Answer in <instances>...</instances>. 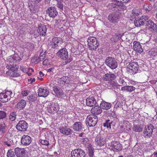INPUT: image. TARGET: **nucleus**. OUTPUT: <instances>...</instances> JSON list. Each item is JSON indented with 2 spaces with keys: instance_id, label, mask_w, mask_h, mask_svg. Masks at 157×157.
I'll use <instances>...</instances> for the list:
<instances>
[{
  "instance_id": "27",
  "label": "nucleus",
  "mask_w": 157,
  "mask_h": 157,
  "mask_svg": "<svg viewBox=\"0 0 157 157\" xmlns=\"http://www.w3.org/2000/svg\"><path fill=\"white\" fill-rule=\"evenodd\" d=\"M116 76L113 74L107 73L103 76V79L105 81L113 80L116 78Z\"/></svg>"
},
{
  "instance_id": "42",
  "label": "nucleus",
  "mask_w": 157,
  "mask_h": 157,
  "mask_svg": "<svg viewBox=\"0 0 157 157\" xmlns=\"http://www.w3.org/2000/svg\"><path fill=\"white\" fill-rule=\"evenodd\" d=\"M45 57V55L42 53H40L39 57L38 58H36V59L38 60L37 61H34V63L35 64H37L40 61H42L44 60Z\"/></svg>"
},
{
  "instance_id": "8",
  "label": "nucleus",
  "mask_w": 157,
  "mask_h": 157,
  "mask_svg": "<svg viewBox=\"0 0 157 157\" xmlns=\"http://www.w3.org/2000/svg\"><path fill=\"white\" fill-rule=\"evenodd\" d=\"M86 155L85 152L80 148L75 149L71 152L72 157H85Z\"/></svg>"
},
{
  "instance_id": "9",
  "label": "nucleus",
  "mask_w": 157,
  "mask_h": 157,
  "mask_svg": "<svg viewBox=\"0 0 157 157\" xmlns=\"http://www.w3.org/2000/svg\"><path fill=\"white\" fill-rule=\"evenodd\" d=\"M28 127V124L25 121L21 120L19 121L16 128L19 131H26Z\"/></svg>"
},
{
  "instance_id": "19",
  "label": "nucleus",
  "mask_w": 157,
  "mask_h": 157,
  "mask_svg": "<svg viewBox=\"0 0 157 157\" xmlns=\"http://www.w3.org/2000/svg\"><path fill=\"white\" fill-rule=\"evenodd\" d=\"M47 12L48 13L49 15L52 17H55L58 14L56 8L55 7H51L48 8Z\"/></svg>"
},
{
  "instance_id": "51",
  "label": "nucleus",
  "mask_w": 157,
  "mask_h": 157,
  "mask_svg": "<svg viewBox=\"0 0 157 157\" xmlns=\"http://www.w3.org/2000/svg\"><path fill=\"white\" fill-rule=\"evenodd\" d=\"M150 29L155 31L157 33V25L156 24L154 23V25H152Z\"/></svg>"
},
{
  "instance_id": "7",
  "label": "nucleus",
  "mask_w": 157,
  "mask_h": 157,
  "mask_svg": "<svg viewBox=\"0 0 157 157\" xmlns=\"http://www.w3.org/2000/svg\"><path fill=\"white\" fill-rule=\"evenodd\" d=\"M139 66L136 62H132L130 63L127 67V70L128 72L134 74L138 71Z\"/></svg>"
},
{
  "instance_id": "58",
  "label": "nucleus",
  "mask_w": 157,
  "mask_h": 157,
  "mask_svg": "<svg viewBox=\"0 0 157 157\" xmlns=\"http://www.w3.org/2000/svg\"><path fill=\"white\" fill-rule=\"evenodd\" d=\"M29 70V72H28V75L29 76H30L32 74L31 73H30V70H31V71L32 72H33L34 71V70H33V68H29V69H28Z\"/></svg>"
},
{
  "instance_id": "31",
  "label": "nucleus",
  "mask_w": 157,
  "mask_h": 157,
  "mask_svg": "<svg viewBox=\"0 0 157 157\" xmlns=\"http://www.w3.org/2000/svg\"><path fill=\"white\" fill-rule=\"evenodd\" d=\"M21 60V58L19 57L18 55L14 54L9 59V61L12 63H14L16 62H19Z\"/></svg>"
},
{
  "instance_id": "64",
  "label": "nucleus",
  "mask_w": 157,
  "mask_h": 157,
  "mask_svg": "<svg viewBox=\"0 0 157 157\" xmlns=\"http://www.w3.org/2000/svg\"><path fill=\"white\" fill-rule=\"evenodd\" d=\"M152 56H155V55H157V52H154L153 54H152Z\"/></svg>"
},
{
  "instance_id": "25",
  "label": "nucleus",
  "mask_w": 157,
  "mask_h": 157,
  "mask_svg": "<svg viewBox=\"0 0 157 157\" xmlns=\"http://www.w3.org/2000/svg\"><path fill=\"white\" fill-rule=\"evenodd\" d=\"M38 93L39 96L45 97L49 94V91L47 89L40 88L38 90Z\"/></svg>"
},
{
  "instance_id": "44",
  "label": "nucleus",
  "mask_w": 157,
  "mask_h": 157,
  "mask_svg": "<svg viewBox=\"0 0 157 157\" xmlns=\"http://www.w3.org/2000/svg\"><path fill=\"white\" fill-rule=\"evenodd\" d=\"M28 100L29 102H34L37 99V98L35 95H31L28 97Z\"/></svg>"
},
{
  "instance_id": "2",
  "label": "nucleus",
  "mask_w": 157,
  "mask_h": 157,
  "mask_svg": "<svg viewBox=\"0 0 157 157\" xmlns=\"http://www.w3.org/2000/svg\"><path fill=\"white\" fill-rule=\"evenodd\" d=\"M105 64L111 69L113 70L117 67V63L114 57L109 56L105 60Z\"/></svg>"
},
{
  "instance_id": "41",
  "label": "nucleus",
  "mask_w": 157,
  "mask_h": 157,
  "mask_svg": "<svg viewBox=\"0 0 157 157\" xmlns=\"http://www.w3.org/2000/svg\"><path fill=\"white\" fill-rule=\"evenodd\" d=\"M113 2H115V3H111L109 4L107 6V8L110 10H112L113 11H115L114 10L115 9L116 6V3L114 1H113Z\"/></svg>"
},
{
  "instance_id": "18",
  "label": "nucleus",
  "mask_w": 157,
  "mask_h": 157,
  "mask_svg": "<svg viewBox=\"0 0 157 157\" xmlns=\"http://www.w3.org/2000/svg\"><path fill=\"white\" fill-rule=\"evenodd\" d=\"M97 103L96 99L93 97H89L86 99V105L90 107L94 106Z\"/></svg>"
},
{
  "instance_id": "16",
  "label": "nucleus",
  "mask_w": 157,
  "mask_h": 157,
  "mask_svg": "<svg viewBox=\"0 0 157 157\" xmlns=\"http://www.w3.org/2000/svg\"><path fill=\"white\" fill-rule=\"evenodd\" d=\"M31 137L28 135H24L21 138V143L24 145H28L31 143Z\"/></svg>"
},
{
  "instance_id": "61",
  "label": "nucleus",
  "mask_w": 157,
  "mask_h": 157,
  "mask_svg": "<svg viewBox=\"0 0 157 157\" xmlns=\"http://www.w3.org/2000/svg\"><path fill=\"white\" fill-rule=\"evenodd\" d=\"M134 13V15H135V16H138L139 14L138 13V11L137 10H135L133 12Z\"/></svg>"
},
{
  "instance_id": "6",
  "label": "nucleus",
  "mask_w": 157,
  "mask_h": 157,
  "mask_svg": "<svg viewBox=\"0 0 157 157\" xmlns=\"http://www.w3.org/2000/svg\"><path fill=\"white\" fill-rule=\"evenodd\" d=\"M98 118L97 116L92 115L88 116L86 119V124L90 127L94 126L97 124Z\"/></svg>"
},
{
  "instance_id": "32",
  "label": "nucleus",
  "mask_w": 157,
  "mask_h": 157,
  "mask_svg": "<svg viewBox=\"0 0 157 157\" xmlns=\"http://www.w3.org/2000/svg\"><path fill=\"white\" fill-rule=\"evenodd\" d=\"M26 104V102L25 100H21L17 105V108L20 110H21L25 107Z\"/></svg>"
},
{
  "instance_id": "59",
  "label": "nucleus",
  "mask_w": 157,
  "mask_h": 157,
  "mask_svg": "<svg viewBox=\"0 0 157 157\" xmlns=\"http://www.w3.org/2000/svg\"><path fill=\"white\" fill-rule=\"evenodd\" d=\"M54 70V68L53 67L50 68L48 69L47 71L49 72H53Z\"/></svg>"
},
{
  "instance_id": "55",
  "label": "nucleus",
  "mask_w": 157,
  "mask_h": 157,
  "mask_svg": "<svg viewBox=\"0 0 157 157\" xmlns=\"http://www.w3.org/2000/svg\"><path fill=\"white\" fill-rule=\"evenodd\" d=\"M33 44L31 43L28 42L27 43V47L28 49H30V48L33 47Z\"/></svg>"
},
{
  "instance_id": "56",
  "label": "nucleus",
  "mask_w": 157,
  "mask_h": 157,
  "mask_svg": "<svg viewBox=\"0 0 157 157\" xmlns=\"http://www.w3.org/2000/svg\"><path fill=\"white\" fill-rule=\"evenodd\" d=\"M48 60L47 59H44L43 62V65H47L48 63Z\"/></svg>"
},
{
  "instance_id": "26",
  "label": "nucleus",
  "mask_w": 157,
  "mask_h": 157,
  "mask_svg": "<svg viewBox=\"0 0 157 157\" xmlns=\"http://www.w3.org/2000/svg\"><path fill=\"white\" fill-rule=\"evenodd\" d=\"M82 124L80 122H75L73 125V129L76 132L80 131L82 129Z\"/></svg>"
},
{
  "instance_id": "43",
  "label": "nucleus",
  "mask_w": 157,
  "mask_h": 157,
  "mask_svg": "<svg viewBox=\"0 0 157 157\" xmlns=\"http://www.w3.org/2000/svg\"><path fill=\"white\" fill-rule=\"evenodd\" d=\"M15 155L14 151H13L12 150H10L8 151L7 156V157H16Z\"/></svg>"
},
{
  "instance_id": "30",
  "label": "nucleus",
  "mask_w": 157,
  "mask_h": 157,
  "mask_svg": "<svg viewBox=\"0 0 157 157\" xmlns=\"http://www.w3.org/2000/svg\"><path fill=\"white\" fill-rule=\"evenodd\" d=\"M31 5H29V7L30 11L32 13H35L38 12L39 9V6L38 5L36 4H31Z\"/></svg>"
},
{
  "instance_id": "1",
  "label": "nucleus",
  "mask_w": 157,
  "mask_h": 157,
  "mask_svg": "<svg viewBox=\"0 0 157 157\" xmlns=\"http://www.w3.org/2000/svg\"><path fill=\"white\" fill-rule=\"evenodd\" d=\"M59 50L56 53L57 56L63 60H65V63L66 64L70 63L72 60V59L69 57L67 50L65 48L59 49Z\"/></svg>"
},
{
  "instance_id": "11",
  "label": "nucleus",
  "mask_w": 157,
  "mask_h": 157,
  "mask_svg": "<svg viewBox=\"0 0 157 157\" xmlns=\"http://www.w3.org/2000/svg\"><path fill=\"white\" fill-rule=\"evenodd\" d=\"M111 149L114 151H118L122 149V146L120 143L117 141H113L111 143Z\"/></svg>"
},
{
  "instance_id": "15",
  "label": "nucleus",
  "mask_w": 157,
  "mask_h": 157,
  "mask_svg": "<svg viewBox=\"0 0 157 157\" xmlns=\"http://www.w3.org/2000/svg\"><path fill=\"white\" fill-rule=\"evenodd\" d=\"M116 3V6L115 9V11H121L126 9V7L124 5L123 3L121 1V2L116 1V0H113Z\"/></svg>"
},
{
  "instance_id": "33",
  "label": "nucleus",
  "mask_w": 157,
  "mask_h": 157,
  "mask_svg": "<svg viewBox=\"0 0 157 157\" xmlns=\"http://www.w3.org/2000/svg\"><path fill=\"white\" fill-rule=\"evenodd\" d=\"M99 44L98 43V40L95 42L94 43L92 44H89L88 46L90 50H95L98 47Z\"/></svg>"
},
{
  "instance_id": "35",
  "label": "nucleus",
  "mask_w": 157,
  "mask_h": 157,
  "mask_svg": "<svg viewBox=\"0 0 157 157\" xmlns=\"http://www.w3.org/2000/svg\"><path fill=\"white\" fill-rule=\"evenodd\" d=\"M107 86H106L108 87L109 89H111L113 87H117L118 86L117 83H116L114 81H111L109 82L108 83L107 85Z\"/></svg>"
},
{
  "instance_id": "22",
  "label": "nucleus",
  "mask_w": 157,
  "mask_h": 157,
  "mask_svg": "<svg viewBox=\"0 0 157 157\" xmlns=\"http://www.w3.org/2000/svg\"><path fill=\"white\" fill-rule=\"evenodd\" d=\"M133 44L134 50L136 52L140 53L143 52V50L142 46L139 42L134 41Z\"/></svg>"
},
{
  "instance_id": "48",
  "label": "nucleus",
  "mask_w": 157,
  "mask_h": 157,
  "mask_svg": "<svg viewBox=\"0 0 157 157\" xmlns=\"http://www.w3.org/2000/svg\"><path fill=\"white\" fill-rule=\"evenodd\" d=\"M152 25H154L153 22L151 20H148V21L146 22L145 25L150 28Z\"/></svg>"
},
{
  "instance_id": "12",
  "label": "nucleus",
  "mask_w": 157,
  "mask_h": 157,
  "mask_svg": "<svg viewBox=\"0 0 157 157\" xmlns=\"http://www.w3.org/2000/svg\"><path fill=\"white\" fill-rule=\"evenodd\" d=\"M96 144L97 146H101L104 145L105 143V140L104 138L101 136V135H98L95 139Z\"/></svg>"
},
{
  "instance_id": "5",
  "label": "nucleus",
  "mask_w": 157,
  "mask_h": 157,
  "mask_svg": "<svg viewBox=\"0 0 157 157\" xmlns=\"http://www.w3.org/2000/svg\"><path fill=\"white\" fill-rule=\"evenodd\" d=\"M122 14L119 12L113 13L108 16V19L111 23H116L121 17Z\"/></svg>"
},
{
  "instance_id": "62",
  "label": "nucleus",
  "mask_w": 157,
  "mask_h": 157,
  "mask_svg": "<svg viewBox=\"0 0 157 157\" xmlns=\"http://www.w3.org/2000/svg\"><path fill=\"white\" fill-rule=\"evenodd\" d=\"M23 96H26L28 95V93L26 91H24L22 93Z\"/></svg>"
},
{
  "instance_id": "46",
  "label": "nucleus",
  "mask_w": 157,
  "mask_h": 157,
  "mask_svg": "<svg viewBox=\"0 0 157 157\" xmlns=\"http://www.w3.org/2000/svg\"><path fill=\"white\" fill-rule=\"evenodd\" d=\"M94 149L92 147L88 148V154L90 157H93L94 155Z\"/></svg>"
},
{
  "instance_id": "21",
  "label": "nucleus",
  "mask_w": 157,
  "mask_h": 157,
  "mask_svg": "<svg viewBox=\"0 0 157 157\" xmlns=\"http://www.w3.org/2000/svg\"><path fill=\"white\" fill-rule=\"evenodd\" d=\"M39 30L41 36H45L46 34L47 29L46 26L43 24H40L38 26Z\"/></svg>"
},
{
  "instance_id": "17",
  "label": "nucleus",
  "mask_w": 157,
  "mask_h": 157,
  "mask_svg": "<svg viewBox=\"0 0 157 157\" xmlns=\"http://www.w3.org/2000/svg\"><path fill=\"white\" fill-rule=\"evenodd\" d=\"M15 152L17 157H25V150L23 148L17 147L15 149Z\"/></svg>"
},
{
  "instance_id": "24",
  "label": "nucleus",
  "mask_w": 157,
  "mask_h": 157,
  "mask_svg": "<svg viewBox=\"0 0 157 157\" xmlns=\"http://www.w3.org/2000/svg\"><path fill=\"white\" fill-rule=\"evenodd\" d=\"M102 110L101 106L98 105L95 106L91 110V113L94 115H98L101 114Z\"/></svg>"
},
{
  "instance_id": "34",
  "label": "nucleus",
  "mask_w": 157,
  "mask_h": 157,
  "mask_svg": "<svg viewBox=\"0 0 157 157\" xmlns=\"http://www.w3.org/2000/svg\"><path fill=\"white\" fill-rule=\"evenodd\" d=\"M135 89V88L133 86H127L122 87L121 90H126L129 92H131Z\"/></svg>"
},
{
  "instance_id": "3",
  "label": "nucleus",
  "mask_w": 157,
  "mask_h": 157,
  "mask_svg": "<svg viewBox=\"0 0 157 157\" xmlns=\"http://www.w3.org/2000/svg\"><path fill=\"white\" fill-rule=\"evenodd\" d=\"M6 67L8 69L10 70V71L6 72V73L10 76L18 77L20 76L19 74L17 72L18 68V66L15 65L14 66L13 65L10 64V65L7 64Z\"/></svg>"
},
{
  "instance_id": "14",
  "label": "nucleus",
  "mask_w": 157,
  "mask_h": 157,
  "mask_svg": "<svg viewBox=\"0 0 157 157\" xmlns=\"http://www.w3.org/2000/svg\"><path fill=\"white\" fill-rule=\"evenodd\" d=\"M154 128L153 125L150 124L145 127L144 130V134L145 136H150L153 132V130Z\"/></svg>"
},
{
  "instance_id": "52",
  "label": "nucleus",
  "mask_w": 157,
  "mask_h": 157,
  "mask_svg": "<svg viewBox=\"0 0 157 157\" xmlns=\"http://www.w3.org/2000/svg\"><path fill=\"white\" fill-rule=\"evenodd\" d=\"M40 142L41 144L46 146H48L49 144L48 141L45 140H40Z\"/></svg>"
},
{
  "instance_id": "60",
  "label": "nucleus",
  "mask_w": 157,
  "mask_h": 157,
  "mask_svg": "<svg viewBox=\"0 0 157 157\" xmlns=\"http://www.w3.org/2000/svg\"><path fill=\"white\" fill-rule=\"evenodd\" d=\"M147 7H148V9L147 8V6H144V9H145V10L147 11H149L150 10V9L148 7V6H147Z\"/></svg>"
},
{
  "instance_id": "49",
  "label": "nucleus",
  "mask_w": 157,
  "mask_h": 157,
  "mask_svg": "<svg viewBox=\"0 0 157 157\" xmlns=\"http://www.w3.org/2000/svg\"><path fill=\"white\" fill-rule=\"evenodd\" d=\"M142 21H143V23L144 25H146V22L148 21V17L147 16H143L141 17Z\"/></svg>"
},
{
  "instance_id": "10",
  "label": "nucleus",
  "mask_w": 157,
  "mask_h": 157,
  "mask_svg": "<svg viewBox=\"0 0 157 157\" xmlns=\"http://www.w3.org/2000/svg\"><path fill=\"white\" fill-rule=\"evenodd\" d=\"M12 94V92L7 91L5 93H0V101L3 103L6 102L10 100V97L7 94L11 95Z\"/></svg>"
},
{
  "instance_id": "57",
  "label": "nucleus",
  "mask_w": 157,
  "mask_h": 157,
  "mask_svg": "<svg viewBox=\"0 0 157 157\" xmlns=\"http://www.w3.org/2000/svg\"><path fill=\"white\" fill-rule=\"evenodd\" d=\"M35 81V78H31L30 79H28V81L29 82H30L31 84L33 82H34Z\"/></svg>"
},
{
  "instance_id": "53",
  "label": "nucleus",
  "mask_w": 157,
  "mask_h": 157,
  "mask_svg": "<svg viewBox=\"0 0 157 157\" xmlns=\"http://www.w3.org/2000/svg\"><path fill=\"white\" fill-rule=\"evenodd\" d=\"M56 6L57 7L59 8L61 10H63V5L61 2L57 3Z\"/></svg>"
},
{
  "instance_id": "45",
  "label": "nucleus",
  "mask_w": 157,
  "mask_h": 157,
  "mask_svg": "<svg viewBox=\"0 0 157 157\" xmlns=\"http://www.w3.org/2000/svg\"><path fill=\"white\" fill-rule=\"evenodd\" d=\"M16 112H13L10 113L9 116L10 119L12 121H13L16 119Z\"/></svg>"
},
{
  "instance_id": "37",
  "label": "nucleus",
  "mask_w": 157,
  "mask_h": 157,
  "mask_svg": "<svg viewBox=\"0 0 157 157\" xmlns=\"http://www.w3.org/2000/svg\"><path fill=\"white\" fill-rule=\"evenodd\" d=\"M135 25L137 27H140L141 25H144L143 21H142L141 17L138 18V19L134 21Z\"/></svg>"
},
{
  "instance_id": "54",
  "label": "nucleus",
  "mask_w": 157,
  "mask_h": 157,
  "mask_svg": "<svg viewBox=\"0 0 157 157\" xmlns=\"http://www.w3.org/2000/svg\"><path fill=\"white\" fill-rule=\"evenodd\" d=\"M119 83L122 85L124 86L126 84V82L122 78H121L119 79Z\"/></svg>"
},
{
  "instance_id": "13",
  "label": "nucleus",
  "mask_w": 157,
  "mask_h": 157,
  "mask_svg": "<svg viewBox=\"0 0 157 157\" xmlns=\"http://www.w3.org/2000/svg\"><path fill=\"white\" fill-rule=\"evenodd\" d=\"M59 130L61 133L66 135H70L73 133L72 130L66 126L60 127Z\"/></svg>"
},
{
  "instance_id": "23",
  "label": "nucleus",
  "mask_w": 157,
  "mask_h": 157,
  "mask_svg": "<svg viewBox=\"0 0 157 157\" xmlns=\"http://www.w3.org/2000/svg\"><path fill=\"white\" fill-rule=\"evenodd\" d=\"M70 81V80L69 77L64 76L58 79V82L59 84L62 85H65V84H67Z\"/></svg>"
},
{
  "instance_id": "50",
  "label": "nucleus",
  "mask_w": 157,
  "mask_h": 157,
  "mask_svg": "<svg viewBox=\"0 0 157 157\" xmlns=\"http://www.w3.org/2000/svg\"><path fill=\"white\" fill-rule=\"evenodd\" d=\"M133 130L135 132H140L142 131V128L140 126L135 125L133 128Z\"/></svg>"
},
{
  "instance_id": "36",
  "label": "nucleus",
  "mask_w": 157,
  "mask_h": 157,
  "mask_svg": "<svg viewBox=\"0 0 157 157\" xmlns=\"http://www.w3.org/2000/svg\"><path fill=\"white\" fill-rule=\"evenodd\" d=\"M49 109L50 110V112L53 113H55L56 112H57L59 110L58 107L53 104H52L49 106Z\"/></svg>"
},
{
  "instance_id": "20",
  "label": "nucleus",
  "mask_w": 157,
  "mask_h": 157,
  "mask_svg": "<svg viewBox=\"0 0 157 157\" xmlns=\"http://www.w3.org/2000/svg\"><path fill=\"white\" fill-rule=\"evenodd\" d=\"M53 88V91L58 97H64V93L61 88L57 87L56 86H54Z\"/></svg>"
},
{
  "instance_id": "39",
  "label": "nucleus",
  "mask_w": 157,
  "mask_h": 157,
  "mask_svg": "<svg viewBox=\"0 0 157 157\" xmlns=\"http://www.w3.org/2000/svg\"><path fill=\"white\" fill-rule=\"evenodd\" d=\"M97 41V39L93 36L89 37L88 40L87 42L88 43V46L89 44H92L94 43V42Z\"/></svg>"
},
{
  "instance_id": "38",
  "label": "nucleus",
  "mask_w": 157,
  "mask_h": 157,
  "mask_svg": "<svg viewBox=\"0 0 157 157\" xmlns=\"http://www.w3.org/2000/svg\"><path fill=\"white\" fill-rule=\"evenodd\" d=\"M5 145L10 147L14 144L13 140L11 139H7V140L4 142Z\"/></svg>"
},
{
  "instance_id": "4",
  "label": "nucleus",
  "mask_w": 157,
  "mask_h": 157,
  "mask_svg": "<svg viewBox=\"0 0 157 157\" xmlns=\"http://www.w3.org/2000/svg\"><path fill=\"white\" fill-rule=\"evenodd\" d=\"M59 38L57 37H54L52 39V41L48 43V47L49 48L59 49L62 48L60 45L61 43L59 42Z\"/></svg>"
},
{
  "instance_id": "63",
  "label": "nucleus",
  "mask_w": 157,
  "mask_h": 157,
  "mask_svg": "<svg viewBox=\"0 0 157 157\" xmlns=\"http://www.w3.org/2000/svg\"><path fill=\"white\" fill-rule=\"evenodd\" d=\"M39 74L40 75V76L41 77H43L44 75V74L41 71H40Z\"/></svg>"
},
{
  "instance_id": "28",
  "label": "nucleus",
  "mask_w": 157,
  "mask_h": 157,
  "mask_svg": "<svg viewBox=\"0 0 157 157\" xmlns=\"http://www.w3.org/2000/svg\"><path fill=\"white\" fill-rule=\"evenodd\" d=\"M111 103L104 101H102L100 105L101 109L105 110H108L111 107Z\"/></svg>"
},
{
  "instance_id": "47",
  "label": "nucleus",
  "mask_w": 157,
  "mask_h": 157,
  "mask_svg": "<svg viewBox=\"0 0 157 157\" xmlns=\"http://www.w3.org/2000/svg\"><path fill=\"white\" fill-rule=\"evenodd\" d=\"M6 117V113L4 111H0V120L5 119Z\"/></svg>"
},
{
  "instance_id": "29",
  "label": "nucleus",
  "mask_w": 157,
  "mask_h": 157,
  "mask_svg": "<svg viewBox=\"0 0 157 157\" xmlns=\"http://www.w3.org/2000/svg\"><path fill=\"white\" fill-rule=\"evenodd\" d=\"M6 126L4 122L0 123V137L2 136L6 133Z\"/></svg>"
},
{
  "instance_id": "40",
  "label": "nucleus",
  "mask_w": 157,
  "mask_h": 157,
  "mask_svg": "<svg viewBox=\"0 0 157 157\" xmlns=\"http://www.w3.org/2000/svg\"><path fill=\"white\" fill-rule=\"evenodd\" d=\"M112 121H110V120H106L105 122L103 124V126L105 127H107V128H111V124H112Z\"/></svg>"
}]
</instances>
